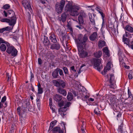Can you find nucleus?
<instances>
[{
    "label": "nucleus",
    "instance_id": "obj_1",
    "mask_svg": "<svg viewBox=\"0 0 133 133\" xmlns=\"http://www.w3.org/2000/svg\"><path fill=\"white\" fill-rule=\"evenodd\" d=\"M88 39V37L86 36H83L82 34H79L77 40L78 42L77 47L78 54L81 58H85L89 56V52L84 50L83 45H84Z\"/></svg>",
    "mask_w": 133,
    "mask_h": 133
},
{
    "label": "nucleus",
    "instance_id": "obj_2",
    "mask_svg": "<svg viewBox=\"0 0 133 133\" xmlns=\"http://www.w3.org/2000/svg\"><path fill=\"white\" fill-rule=\"evenodd\" d=\"M80 9L81 7L79 6L72 5L69 2L66 5L64 8L65 11L69 12L70 15L73 17H76L79 15V12L78 11Z\"/></svg>",
    "mask_w": 133,
    "mask_h": 133
},
{
    "label": "nucleus",
    "instance_id": "obj_3",
    "mask_svg": "<svg viewBox=\"0 0 133 133\" xmlns=\"http://www.w3.org/2000/svg\"><path fill=\"white\" fill-rule=\"evenodd\" d=\"M20 102V104L21 103L22 107H18L17 111L18 114L22 117V114L27 111V108L30 105V100H21Z\"/></svg>",
    "mask_w": 133,
    "mask_h": 133
},
{
    "label": "nucleus",
    "instance_id": "obj_4",
    "mask_svg": "<svg viewBox=\"0 0 133 133\" xmlns=\"http://www.w3.org/2000/svg\"><path fill=\"white\" fill-rule=\"evenodd\" d=\"M57 102L58 105L60 107L58 109V112H65L67 110V107H69L71 105V103L67 102L65 100H56Z\"/></svg>",
    "mask_w": 133,
    "mask_h": 133
},
{
    "label": "nucleus",
    "instance_id": "obj_5",
    "mask_svg": "<svg viewBox=\"0 0 133 133\" xmlns=\"http://www.w3.org/2000/svg\"><path fill=\"white\" fill-rule=\"evenodd\" d=\"M6 52L12 56H16L18 52L17 50L13 46L8 45V44H6Z\"/></svg>",
    "mask_w": 133,
    "mask_h": 133
},
{
    "label": "nucleus",
    "instance_id": "obj_6",
    "mask_svg": "<svg viewBox=\"0 0 133 133\" xmlns=\"http://www.w3.org/2000/svg\"><path fill=\"white\" fill-rule=\"evenodd\" d=\"M53 83L54 85L56 87L60 88H64L65 87L66 82L62 80L59 79L58 80H53Z\"/></svg>",
    "mask_w": 133,
    "mask_h": 133
},
{
    "label": "nucleus",
    "instance_id": "obj_7",
    "mask_svg": "<svg viewBox=\"0 0 133 133\" xmlns=\"http://www.w3.org/2000/svg\"><path fill=\"white\" fill-rule=\"evenodd\" d=\"M65 4V1L64 0H61L60 3H57L55 5L56 11L58 13L62 12L63 9Z\"/></svg>",
    "mask_w": 133,
    "mask_h": 133
},
{
    "label": "nucleus",
    "instance_id": "obj_8",
    "mask_svg": "<svg viewBox=\"0 0 133 133\" xmlns=\"http://www.w3.org/2000/svg\"><path fill=\"white\" fill-rule=\"evenodd\" d=\"M79 16L78 17V20L79 23L83 24L84 19L86 18L87 15L86 13L83 10H81L79 12Z\"/></svg>",
    "mask_w": 133,
    "mask_h": 133
},
{
    "label": "nucleus",
    "instance_id": "obj_9",
    "mask_svg": "<svg viewBox=\"0 0 133 133\" xmlns=\"http://www.w3.org/2000/svg\"><path fill=\"white\" fill-rule=\"evenodd\" d=\"M109 82V86L110 88L112 89H114L116 81L115 79L114 76L113 74L110 75Z\"/></svg>",
    "mask_w": 133,
    "mask_h": 133
},
{
    "label": "nucleus",
    "instance_id": "obj_10",
    "mask_svg": "<svg viewBox=\"0 0 133 133\" xmlns=\"http://www.w3.org/2000/svg\"><path fill=\"white\" fill-rule=\"evenodd\" d=\"M123 104L125 105L126 107H128L129 108L130 111H132L133 110V100H128L127 102L124 101L122 102Z\"/></svg>",
    "mask_w": 133,
    "mask_h": 133
},
{
    "label": "nucleus",
    "instance_id": "obj_11",
    "mask_svg": "<svg viewBox=\"0 0 133 133\" xmlns=\"http://www.w3.org/2000/svg\"><path fill=\"white\" fill-rule=\"evenodd\" d=\"M4 43L7 44V42L2 38H0V50L1 51H5L6 50V47Z\"/></svg>",
    "mask_w": 133,
    "mask_h": 133
},
{
    "label": "nucleus",
    "instance_id": "obj_12",
    "mask_svg": "<svg viewBox=\"0 0 133 133\" xmlns=\"http://www.w3.org/2000/svg\"><path fill=\"white\" fill-rule=\"evenodd\" d=\"M22 3L25 9H28L30 12H32V10L31 4L26 1L23 0L22 1Z\"/></svg>",
    "mask_w": 133,
    "mask_h": 133
},
{
    "label": "nucleus",
    "instance_id": "obj_13",
    "mask_svg": "<svg viewBox=\"0 0 133 133\" xmlns=\"http://www.w3.org/2000/svg\"><path fill=\"white\" fill-rule=\"evenodd\" d=\"M8 23L9 25L13 27L16 23V18L15 16L11 17L8 19Z\"/></svg>",
    "mask_w": 133,
    "mask_h": 133
},
{
    "label": "nucleus",
    "instance_id": "obj_14",
    "mask_svg": "<svg viewBox=\"0 0 133 133\" xmlns=\"http://www.w3.org/2000/svg\"><path fill=\"white\" fill-rule=\"evenodd\" d=\"M102 60L101 58L95 59L94 60V65L99 71H100L101 69L99 65L101 63Z\"/></svg>",
    "mask_w": 133,
    "mask_h": 133
},
{
    "label": "nucleus",
    "instance_id": "obj_15",
    "mask_svg": "<svg viewBox=\"0 0 133 133\" xmlns=\"http://www.w3.org/2000/svg\"><path fill=\"white\" fill-rule=\"evenodd\" d=\"M102 51L103 52L105 53L103 59L106 60V58L109 57L110 56V51L108 50V48L107 47H104Z\"/></svg>",
    "mask_w": 133,
    "mask_h": 133
},
{
    "label": "nucleus",
    "instance_id": "obj_16",
    "mask_svg": "<svg viewBox=\"0 0 133 133\" xmlns=\"http://www.w3.org/2000/svg\"><path fill=\"white\" fill-rule=\"evenodd\" d=\"M49 39L52 42L54 43L57 42V37L54 33H50L49 34Z\"/></svg>",
    "mask_w": 133,
    "mask_h": 133
},
{
    "label": "nucleus",
    "instance_id": "obj_17",
    "mask_svg": "<svg viewBox=\"0 0 133 133\" xmlns=\"http://www.w3.org/2000/svg\"><path fill=\"white\" fill-rule=\"evenodd\" d=\"M110 60L108 62L105 67L104 69V71L105 72H107L108 70H109L110 69L111 66H113L112 62L111 61V58H109Z\"/></svg>",
    "mask_w": 133,
    "mask_h": 133
},
{
    "label": "nucleus",
    "instance_id": "obj_18",
    "mask_svg": "<svg viewBox=\"0 0 133 133\" xmlns=\"http://www.w3.org/2000/svg\"><path fill=\"white\" fill-rule=\"evenodd\" d=\"M116 99V98L115 95L110 94H107L105 96H103V100H115Z\"/></svg>",
    "mask_w": 133,
    "mask_h": 133
},
{
    "label": "nucleus",
    "instance_id": "obj_19",
    "mask_svg": "<svg viewBox=\"0 0 133 133\" xmlns=\"http://www.w3.org/2000/svg\"><path fill=\"white\" fill-rule=\"evenodd\" d=\"M90 95L89 94H88L87 95H85L83 94H81L79 96H77L78 99H90V100H94V99L92 98H89Z\"/></svg>",
    "mask_w": 133,
    "mask_h": 133
},
{
    "label": "nucleus",
    "instance_id": "obj_20",
    "mask_svg": "<svg viewBox=\"0 0 133 133\" xmlns=\"http://www.w3.org/2000/svg\"><path fill=\"white\" fill-rule=\"evenodd\" d=\"M51 131L52 133H63L64 131L61 130L59 127L56 126L52 129Z\"/></svg>",
    "mask_w": 133,
    "mask_h": 133
},
{
    "label": "nucleus",
    "instance_id": "obj_21",
    "mask_svg": "<svg viewBox=\"0 0 133 133\" xmlns=\"http://www.w3.org/2000/svg\"><path fill=\"white\" fill-rule=\"evenodd\" d=\"M60 45L58 43H54L51 45L50 48L52 50L55 49L58 50L60 49Z\"/></svg>",
    "mask_w": 133,
    "mask_h": 133
},
{
    "label": "nucleus",
    "instance_id": "obj_22",
    "mask_svg": "<svg viewBox=\"0 0 133 133\" xmlns=\"http://www.w3.org/2000/svg\"><path fill=\"white\" fill-rule=\"evenodd\" d=\"M123 124L122 122L121 125L119 126L117 130L118 132H120V133H127V131L123 129Z\"/></svg>",
    "mask_w": 133,
    "mask_h": 133
},
{
    "label": "nucleus",
    "instance_id": "obj_23",
    "mask_svg": "<svg viewBox=\"0 0 133 133\" xmlns=\"http://www.w3.org/2000/svg\"><path fill=\"white\" fill-rule=\"evenodd\" d=\"M88 15L91 24L93 25H95V23L94 21V14H93L92 15L91 13H89Z\"/></svg>",
    "mask_w": 133,
    "mask_h": 133
},
{
    "label": "nucleus",
    "instance_id": "obj_24",
    "mask_svg": "<svg viewBox=\"0 0 133 133\" xmlns=\"http://www.w3.org/2000/svg\"><path fill=\"white\" fill-rule=\"evenodd\" d=\"M63 88H60L58 89L57 91L60 94L65 96L67 94V92Z\"/></svg>",
    "mask_w": 133,
    "mask_h": 133
},
{
    "label": "nucleus",
    "instance_id": "obj_25",
    "mask_svg": "<svg viewBox=\"0 0 133 133\" xmlns=\"http://www.w3.org/2000/svg\"><path fill=\"white\" fill-rule=\"evenodd\" d=\"M85 101L87 104L89 105H97V102L94 100H84Z\"/></svg>",
    "mask_w": 133,
    "mask_h": 133
},
{
    "label": "nucleus",
    "instance_id": "obj_26",
    "mask_svg": "<svg viewBox=\"0 0 133 133\" xmlns=\"http://www.w3.org/2000/svg\"><path fill=\"white\" fill-rule=\"evenodd\" d=\"M97 36V32H94L90 36L89 39L90 40L93 41L96 38Z\"/></svg>",
    "mask_w": 133,
    "mask_h": 133
},
{
    "label": "nucleus",
    "instance_id": "obj_27",
    "mask_svg": "<svg viewBox=\"0 0 133 133\" xmlns=\"http://www.w3.org/2000/svg\"><path fill=\"white\" fill-rule=\"evenodd\" d=\"M123 28L125 30L128 31L130 33L133 32V28L129 25H127L125 27H123Z\"/></svg>",
    "mask_w": 133,
    "mask_h": 133
},
{
    "label": "nucleus",
    "instance_id": "obj_28",
    "mask_svg": "<svg viewBox=\"0 0 133 133\" xmlns=\"http://www.w3.org/2000/svg\"><path fill=\"white\" fill-rule=\"evenodd\" d=\"M43 43L44 45L45 46H48L50 44V42L48 39V37L46 36H44V40Z\"/></svg>",
    "mask_w": 133,
    "mask_h": 133
},
{
    "label": "nucleus",
    "instance_id": "obj_29",
    "mask_svg": "<svg viewBox=\"0 0 133 133\" xmlns=\"http://www.w3.org/2000/svg\"><path fill=\"white\" fill-rule=\"evenodd\" d=\"M102 54V52L101 51H96L94 54V56L96 58H99L101 57Z\"/></svg>",
    "mask_w": 133,
    "mask_h": 133
},
{
    "label": "nucleus",
    "instance_id": "obj_30",
    "mask_svg": "<svg viewBox=\"0 0 133 133\" xmlns=\"http://www.w3.org/2000/svg\"><path fill=\"white\" fill-rule=\"evenodd\" d=\"M58 69L57 68L52 73V76L53 78H56L58 76Z\"/></svg>",
    "mask_w": 133,
    "mask_h": 133
},
{
    "label": "nucleus",
    "instance_id": "obj_31",
    "mask_svg": "<svg viewBox=\"0 0 133 133\" xmlns=\"http://www.w3.org/2000/svg\"><path fill=\"white\" fill-rule=\"evenodd\" d=\"M125 58V55L123 53L119 54V61L120 63H123L124 61V59Z\"/></svg>",
    "mask_w": 133,
    "mask_h": 133
},
{
    "label": "nucleus",
    "instance_id": "obj_32",
    "mask_svg": "<svg viewBox=\"0 0 133 133\" xmlns=\"http://www.w3.org/2000/svg\"><path fill=\"white\" fill-rule=\"evenodd\" d=\"M105 44L106 43L104 41L100 40L98 43V46L99 48H102L103 46H105Z\"/></svg>",
    "mask_w": 133,
    "mask_h": 133
},
{
    "label": "nucleus",
    "instance_id": "obj_33",
    "mask_svg": "<svg viewBox=\"0 0 133 133\" xmlns=\"http://www.w3.org/2000/svg\"><path fill=\"white\" fill-rule=\"evenodd\" d=\"M52 100H49V105L50 107V109H51L52 110V112H55L56 110H55V108L56 107L55 105H52Z\"/></svg>",
    "mask_w": 133,
    "mask_h": 133
},
{
    "label": "nucleus",
    "instance_id": "obj_34",
    "mask_svg": "<svg viewBox=\"0 0 133 133\" xmlns=\"http://www.w3.org/2000/svg\"><path fill=\"white\" fill-rule=\"evenodd\" d=\"M62 97L61 95L57 94L54 95L53 97L54 100H62Z\"/></svg>",
    "mask_w": 133,
    "mask_h": 133
},
{
    "label": "nucleus",
    "instance_id": "obj_35",
    "mask_svg": "<svg viewBox=\"0 0 133 133\" xmlns=\"http://www.w3.org/2000/svg\"><path fill=\"white\" fill-rule=\"evenodd\" d=\"M57 122V121L56 120L52 121L50 123V126L49 130H50L51 129H53V127L55 126Z\"/></svg>",
    "mask_w": 133,
    "mask_h": 133
},
{
    "label": "nucleus",
    "instance_id": "obj_36",
    "mask_svg": "<svg viewBox=\"0 0 133 133\" xmlns=\"http://www.w3.org/2000/svg\"><path fill=\"white\" fill-rule=\"evenodd\" d=\"M73 95L71 92H68L67 96V100H72L73 99Z\"/></svg>",
    "mask_w": 133,
    "mask_h": 133
},
{
    "label": "nucleus",
    "instance_id": "obj_37",
    "mask_svg": "<svg viewBox=\"0 0 133 133\" xmlns=\"http://www.w3.org/2000/svg\"><path fill=\"white\" fill-rule=\"evenodd\" d=\"M114 115H116L117 119L118 120H120L121 118V114L119 112H116L115 113H114Z\"/></svg>",
    "mask_w": 133,
    "mask_h": 133
},
{
    "label": "nucleus",
    "instance_id": "obj_38",
    "mask_svg": "<svg viewBox=\"0 0 133 133\" xmlns=\"http://www.w3.org/2000/svg\"><path fill=\"white\" fill-rule=\"evenodd\" d=\"M66 15L65 13H63L61 16V20L62 22H64L66 19Z\"/></svg>",
    "mask_w": 133,
    "mask_h": 133
},
{
    "label": "nucleus",
    "instance_id": "obj_39",
    "mask_svg": "<svg viewBox=\"0 0 133 133\" xmlns=\"http://www.w3.org/2000/svg\"><path fill=\"white\" fill-rule=\"evenodd\" d=\"M123 41L124 44L128 45L129 44V40L128 39L125 37H123Z\"/></svg>",
    "mask_w": 133,
    "mask_h": 133
},
{
    "label": "nucleus",
    "instance_id": "obj_40",
    "mask_svg": "<svg viewBox=\"0 0 133 133\" xmlns=\"http://www.w3.org/2000/svg\"><path fill=\"white\" fill-rule=\"evenodd\" d=\"M128 98H130L131 100H133V95L132 94L131 92L130 91L129 89H128Z\"/></svg>",
    "mask_w": 133,
    "mask_h": 133
},
{
    "label": "nucleus",
    "instance_id": "obj_41",
    "mask_svg": "<svg viewBox=\"0 0 133 133\" xmlns=\"http://www.w3.org/2000/svg\"><path fill=\"white\" fill-rule=\"evenodd\" d=\"M107 102L109 103V105L114 106L115 103H116V100H109V102L107 100Z\"/></svg>",
    "mask_w": 133,
    "mask_h": 133
},
{
    "label": "nucleus",
    "instance_id": "obj_42",
    "mask_svg": "<svg viewBox=\"0 0 133 133\" xmlns=\"http://www.w3.org/2000/svg\"><path fill=\"white\" fill-rule=\"evenodd\" d=\"M94 112L98 116H99L100 115V111L98 108H96L94 110Z\"/></svg>",
    "mask_w": 133,
    "mask_h": 133
},
{
    "label": "nucleus",
    "instance_id": "obj_43",
    "mask_svg": "<svg viewBox=\"0 0 133 133\" xmlns=\"http://www.w3.org/2000/svg\"><path fill=\"white\" fill-rule=\"evenodd\" d=\"M131 36V34L127 31H125V33L123 35V37H130Z\"/></svg>",
    "mask_w": 133,
    "mask_h": 133
},
{
    "label": "nucleus",
    "instance_id": "obj_44",
    "mask_svg": "<svg viewBox=\"0 0 133 133\" xmlns=\"http://www.w3.org/2000/svg\"><path fill=\"white\" fill-rule=\"evenodd\" d=\"M36 103L38 109L40 110L41 108V102L40 100H37Z\"/></svg>",
    "mask_w": 133,
    "mask_h": 133
},
{
    "label": "nucleus",
    "instance_id": "obj_45",
    "mask_svg": "<svg viewBox=\"0 0 133 133\" xmlns=\"http://www.w3.org/2000/svg\"><path fill=\"white\" fill-rule=\"evenodd\" d=\"M43 92V89L42 88H38V92L37 93L38 94H42Z\"/></svg>",
    "mask_w": 133,
    "mask_h": 133
},
{
    "label": "nucleus",
    "instance_id": "obj_46",
    "mask_svg": "<svg viewBox=\"0 0 133 133\" xmlns=\"http://www.w3.org/2000/svg\"><path fill=\"white\" fill-rule=\"evenodd\" d=\"M99 13L101 16L102 18V19L103 20V21H104V18L105 17V15L103 13L102 11H99Z\"/></svg>",
    "mask_w": 133,
    "mask_h": 133
},
{
    "label": "nucleus",
    "instance_id": "obj_47",
    "mask_svg": "<svg viewBox=\"0 0 133 133\" xmlns=\"http://www.w3.org/2000/svg\"><path fill=\"white\" fill-rule=\"evenodd\" d=\"M79 25H76V27L78 28L79 29H81L83 28V26L82 25L83 24H81L79 23Z\"/></svg>",
    "mask_w": 133,
    "mask_h": 133
},
{
    "label": "nucleus",
    "instance_id": "obj_48",
    "mask_svg": "<svg viewBox=\"0 0 133 133\" xmlns=\"http://www.w3.org/2000/svg\"><path fill=\"white\" fill-rule=\"evenodd\" d=\"M8 13V15H12V16H13L14 15V12L12 10H10L7 11Z\"/></svg>",
    "mask_w": 133,
    "mask_h": 133
},
{
    "label": "nucleus",
    "instance_id": "obj_49",
    "mask_svg": "<svg viewBox=\"0 0 133 133\" xmlns=\"http://www.w3.org/2000/svg\"><path fill=\"white\" fill-rule=\"evenodd\" d=\"M97 129L100 131H102V128L100 124H98L96 126Z\"/></svg>",
    "mask_w": 133,
    "mask_h": 133
},
{
    "label": "nucleus",
    "instance_id": "obj_50",
    "mask_svg": "<svg viewBox=\"0 0 133 133\" xmlns=\"http://www.w3.org/2000/svg\"><path fill=\"white\" fill-rule=\"evenodd\" d=\"M3 7L4 9L6 10L9 8L10 6L9 4H6L3 5Z\"/></svg>",
    "mask_w": 133,
    "mask_h": 133
},
{
    "label": "nucleus",
    "instance_id": "obj_51",
    "mask_svg": "<svg viewBox=\"0 0 133 133\" xmlns=\"http://www.w3.org/2000/svg\"><path fill=\"white\" fill-rule=\"evenodd\" d=\"M63 69L64 73L65 74H68V71L67 68L65 67H63Z\"/></svg>",
    "mask_w": 133,
    "mask_h": 133
},
{
    "label": "nucleus",
    "instance_id": "obj_52",
    "mask_svg": "<svg viewBox=\"0 0 133 133\" xmlns=\"http://www.w3.org/2000/svg\"><path fill=\"white\" fill-rule=\"evenodd\" d=\"M6 75L7 77L8 78L7 81H9L10 80L11 76L9 73L7 72H6Z\"/></svg>",
    "mask_w": 133,
    "mask_h": 133
},
{
    "label": "nucleus",
    "instance_id": "obj_53",
    "mask_svg": "<svg viewBox=\"0 0 133 133\" xmlns=\"http://www.w3.org/2000/svg\"><path fill=\"white\" fill-rule=\"evenodd\" d=\"M8 18H2L1 19V21L2 22H6L8 23V21H9Z\"/></svg>",
    "mask_w": 133,
    "mask_h": 133
},
{
    "label": "nucleus",
    "instance_id": "obj_54",
    "mask_svg": "<svg viewBox=\"0 0 133 133\" xmlns=\"http://www.w3.org/2000/svg\"><path fill=\"white\" fill-rule=\"evenodd\" d=\"M58 69V70L59 72V74L60 76H63L64 75L63 73V72L62 70L61 69H59V68Z\"/></svg>",
    "mask_w": 133,
    "mask_h": 133
},
{
    "label": "nucleus",
    "instance_id": "obj_55",
    "mask_svg": "<svg viewBox=\"0 0 133 133\" xmlns=\"http://www.w3.org/2000/svg\"><path fill=\"white\" fill-rule=\"evenodd\" d=\"M85 66V65L84 64H82L80 66V68H79V71L78 72V73L79 74H80L81 73V72L82 71V70H81V69L82 68H83V66Z\"/></svg>",
    "mask_w": 133,
    "mask_h": 133
},
{
    "label": "nucleus",
    "instance_id": "obj_56",
    "mask_svg": "<svg viewBox=\"0 0 133 133\" xmlns=\"http://www.w3.org/2000/svg\"><path fill=\"white\" fill-rule=\"evenodd\" d=\"M43 61L40 58H38V64L39 65H41L42 64Z\"/></svg>",
    "mask_w": 133,
    "mask_h": 133
},
{
    "label": "nucleus",
    "instance_id": "obj_57",
    "mask_svg": "<svg viewBox=\"0 0 133 133\" xmlns=\"http://www.w3.org/2000/svg\"><path fill=\"white\" fill-rule=\"evenodd\" d=\"M13 27L12 26V28H11L10 26H8L5 28L6 31H9L12 30L13 29Z\"/></svg>",
    "mask_w": 133,
    "mask_h": 133
},
{
    "label": "nucleus",
    "instance_id": "obj_58",
    "mask_svg": "<svg viewBox=\"0 0 133 133\" xmlns=\"http://www.w3.org/2000/svg\"><path fill=\"white\" fill-rule=\"evenodd\" d=\"M101 97V96L99 95L98 94H96L95 96V99H100Z\"/></svg>",
    "mask_w": 133,
    "mask_h": 133
},
{
    "label": "nucleus",
    "instance_id": "obj_59",
    "mask_svg": "<svg viewBox=\"0 0 133 133\" xmlns=\"http://www.w3.org/2000/svg\"><path fill=\"white\" fill-rule=\"evenodd\" d=\"M6 100H1V102L0 103V109L2 108V107L3 106L2 103H4L5 102Z\"/></svg>",
    "mask_w": 133,
    "mask_h": 133
},
{
    "label": "nucleus",
    "instance_id": "obj_60",
    "mask_svg": "<svg viewBox=\"0 0 133 133\" xmlns=\"http://www.w3.org/2000/svg\"><path fill=\"white\" fill-rule=\"evenodd\" d=\"M3 14L6 17L8 15V12L7 10H4L3 12Z\"/></svg>",
    "mask_w": 133,
    "mask_h": 133
},
{
    "label": "nucleus",
    "instance_id": "obj_61",
    "mask_svg": "<svg viewBox=\"0 0 133 133\" xmlns=\"http://www.w3.org/2000/svg\"><path fill=\"white\" fill-rule=\"evenodd\" d=\"M128 77L129 79H131L133 77L132 75L131 72H130L128 74Z\"/></svg>",
    "mask_w": 133,
    "mask_h": 133
},
{
    "label": "nucleus",
    "instance_id": "obj_62",
    "mask_svg": "<svg viewBox=\"0 0 133 133\" xmlns=\"http://www.w3.org/2000/svg\"><path fill=\"white\" fill-rule=\"evenodd\" d=\"M82 127L81 129H84V128L85 127V123L84 121H82Z\"/></svg>",
    "mask_w": 133,
    "mask_h": 133
},
{
    "label": "nucleus",
    "instance_id": "obj_63",
    "mask_svg": "<svg viewBox=\"0 0 133 133\" xmlns=\"http://www.w3.org/2000/svg\"><path fill=\"white\" fill-rule=\"evenodd\" d=\"M71 70L73 71L74 72H76V70L75 69V67L74 66H72L70 68Z\"/></svg>",
    "mask_w": 133,
    "mask_h": 133
},
{
    "label": "nucleus",
    "instance_id": "obj_64",
    "mask_svg": "<svg viewBox=\"0 0 133 133\" xmlns=\"http://www.w3.org/2000/svg\"><path fill=\"white\" fill-rule=\"evenodd\" d=\"M5 30H6L5 29V28L1 29L0 30V33H2Z\"/></svg>",
    "mask_w": 133,
    "mask_h": 133
}]
</instances>
